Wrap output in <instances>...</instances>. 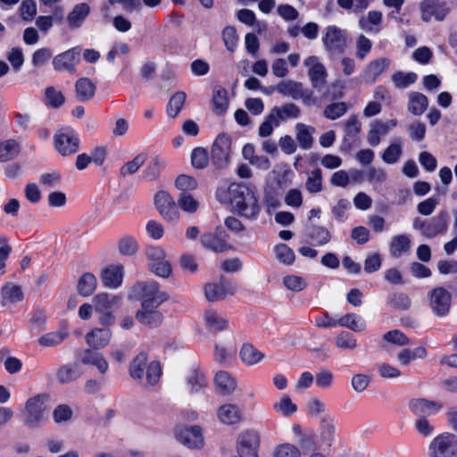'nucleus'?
I'll use <instances>...</instances> for the list:
<instances>
[{"instance_id": "13", "label": "nucleus", "mask_w": 457, "mask_h": 457, "mask_svg": "<svg viewBox=\"0 0 457 457\" xmlns=\"http://www.w3.org/2000/svg\"><path fill=\"white\" fill-rule=\"evenodd\" d=\"M175 436L180 444L188 448H200L204 445L202 429L198 426L178 427Z\"/></svg>"}, {"instance_id": "37", "label": "nucleus", "mask_w": 457, "mask_h": 457, "mask_svg": "<svg viewBox=\"0 0 457 457\" xmlns=\"http://www.w3.org/2000/svg\"><path fill=\"white\" fill-rule=\"evenodd\" d=\"M90 7L86 3L78 4L67 16L69 26L72 29L79 28L87 16L89 14Z\"/></svg>"}, {"instance_id": "55", "label": "nucleus", "mask_w": 457, "mask_h": 457, "mask_svg": "<svg viewBox=\"0 0 457 457\" xmlns=\"http://www.w3.org/2000/svg\"><path fill=\"white\" fill-rule=\"evenodd\" d=\"M418 79V76L415 72H403L396 71L395 72L391 79L397 88H405L409 86L414 84Z\"/></svg>"}, {"instance_id": "18", "label": "nucleus", "mask_w": 457, "mask_h": 457, "mask_svg": "<svg viewBox=\"0 0 457 457\" xmlns=\"http://www.w3.org/2000/svg\"><path fill=\"white\" fill-rule=\"evenodd\" d=\"M408 408L414 414L426 418V416L437 414L443 409V403L438 401L416 398L408 403Z\"/></svg>"}, {"instance_id": "2", "label": "nucleus", "mask_w": 457, "mask_h": 457, "mask_svg": "<svg viewBox=\"0 0 457 457\" xmlns=\"http://www.w3.org/2000/svg\"><path fill=\"white\" fill-rule=\"evenodd\" d=\"M136 289L142 298L141 308L136 312V319L149 328L159 327L163 316L158 307L167 300V295L160 290L156 282H138Z\"/></svg>"}, {"instance_id": "8", "label": "nucleus", "mask_w": 457, "mask_h": 457, "mask_svg": "<svg viewBox=\"0 0 457 457\" xmlns=\"http://www.w3.org/2000/svg\"><path fill=\"white\" fill-rule=\"evenodd\" d=\"M261 436L254 429L243 430L237 439V453L235 457H259Z\"/></svg>"}, {"instance_id": "10", "label": "nucleus", "mask_w": 457, "mask_h": 457, "mask_svg": "<svg viewBox=\"0 0 457 457\" xmlns=\"http://www.w3.org/2000/svg\"><path fill=\"white\" fill-rule=\"evenodd\" d=\"M429 306L433 313L438 317L446 316L452 305V295L442 287L434 288L428 295Z\"/></svg>"}, {"instance_id": "40", "label": "nucleus", "mask_w": 457, "mask_h": 457, "mask_svg": "<svg viewBox=\"0 0 457 457\" xmlns=\"http://www.w3.org/2000/svg\"><path fill=\"white\" fill-rule=\"evenodd\" d=\"M200 242L204 248L215 253H222L228 249L226 240L212 233L204 234Z\"/></svg>"}, {"instance_id": "33", "label": "nucleus", "mask_w": 457, "mask_h": 457, "mask_svg": "<svg viewBox=\"0 0 457 457\" xmlns=\"http://www.w3.org/2000/svg\"><path fill=\"white\" fill-rule=\"evenodd\" d=\"M271 113V119L274 118L280 124L281 121H285L288 119H296L300 115V108L295 104H286L280 107H274L270 112Z\"/></svg>"}, {"instance_id": "16", "label": "nucleus", "mask_w": 457, "mask_h": 457, "mask_svg": "<svg viewBox=\"0 0 457 457\" xmlns=\"http://www.w3.org/2000/svg\"><path fill=\"white\" fill-rule=\"evenodd\" d=\"M336 437V423L332 416H324L319 425L317 447H330Z\"/></svg>"}, {"instance_id": "61", "label": "nucleus", "mask_w": 457, "mask_h": 457, "mask_svg": "<svg viewBox=\"0 0 457 457\" xmlns=\"http://www.w3.org/2000/svg\"><path fill=\"white\" fill-rule=\"evenodd\" d=\"M222 40L226 46V49L231 53H233L237 47L238 42V37L237 34V30L233 26H227L223 29L222 33Z\"/></svg>"}, {"instance_id": "4", "label": "nucleus", "mask_w": 457, "mask_h": 457, "mask_svg": "<svg viewBox=\"0 0 457 457\" xmlns=\"http://www.w3.org/2000/svg\"><path fill=\"white\" fill-rule=\"evenodd\" d=\"M93 305L97 313L101 316L99 323L104 327H110L114 322L112 311L121 304L122 297L118 295L100 293L94 296Z\"/></svg>"}, {"instance_id": "25", "label": "nucleus", "mask_w": 457, "mask_h": 457, "mask_svg": "<svg viewBox=\"0 0 457 457\" xmlns=\"http://www.w3.org/2000/svg\"><path fill=\"white\" fill-rule=\"evenodd\" d=\"M205 327L212 333L221 332L228 327L227 318L214 309H207L204 312Z\"/></svg>"}, {"instance_id": "30", "label": "nucleus", "mask_w": 457, "mask_h": 457, "mask_svg": "<svg viewBox=\"0 0 457 457\" xmlns=\"http://www.w3.org/2000/svg\"><path fill=\"white\" fill-rule=\"evenodd\" d=\"M214 385L218 393L222 395H230L237 388V381L235 378L224 370L216 373Z\"/></svg>"}, {"instance_id": "52", "label": "nucleus", "mask_w": 457, "mask_h": 457, "mask_svg": "<svg viewBox=\"0 0 457 457\" xmlns=\"http://www.w3.org/2000/svg\"><path fill=\"white\" fill-rule=\"evenodd\" d=\"M187 384L192 393H198L206 387L207 381L202 372L192 370L187 377Z\"/></svg>"}, {"instance_id": "5", "label": "nucleus", "mask_w": 457, "mask_h": 457, "mask_svg": "<svg viewBox=\"0 0 457 457\" xmlns=\"http://www.w3.org/2000/svg\"><path fill=\"white\" fill-rule=\"evenodd\" d=\"M428 457H457V436L444 432L435 436L428 445Z\"/></svg>"}, {"instance_id": "9", "label": "nucleus", "mask_w": 457, "mask_h": 457, "mask_svg": "<svg viewBox=\"0 0 457 457\" xmlns=\"http://www.w3.org/2000/svg\"><path fill=\"white\" fill-rule=\"evenodd\" d=\"M56 151L62 156L71 155L79 150V138L78 134L71 128H65L54 137Z\"/></svg>"}, {"instance_id": "43", "label": "nucleus", "mask_w": 457, "mask_h": 457, "mask_svg": "<svg viewBox=\"0 0 457 457\" xmlns=\"http://www.w3.org/2000/svg\"><path fill=\"white\" fill-rule=\"evenodd\" d=\"M97 287V279L92 273L83 274L78 281L77 289L82 296L91 295Z\"/></svg>"}, {"instance_id": "42", "label": "nucleus", "mask_w": 457, "mask_h": 457, "mask_svg": "<svg viewBox=\"0 0 457 457\" xmlns=\"http://www.w3.org/2000/svg\"><path fill=\"white\" fill-rule=\"evenodd\" d=\"M273 410L283 417L288 418L294 415L298 409L289 395H283L273 403Z\"/></svg>"}, {"instance_id": "62", "label": "nucleus", "mask_w": 457, "mask_h": 457, "mask_svg": "<svg viewBox=\"0 0 457 457\" xmlns=\"http://www.w3.org/2000/svg\"><path fill=\"white\" fill-rule=\"evenodd\" d=\"M237 18L238 21L245 25L253 26L256 24L258 27V31L261 32L262 29H266V25L263 22H256L255 13L249 9H241L237 13Z\"/></svg>"}, {"instance_id": "22", "label": "nucleus", "mask_w": 457, "mask_h": 457, "mask_svg": "<svg viewBox=\"0 0 457 457\" xmlns=\"http://www.w3.org/2000/svg\"><path fill=\"white\" fill-rule=\"evenodd\" d=\"M411 238L407 234H398L390 239L388 253L393 258H401L408 255L411 250Z\"/></svg>"}, {"instance_id": "23", "label": "nucleus", "mask_w": 457, "mask_h": 457, "mask_svg": "<svg viewBox=\"0 0 457 457\" xmlns=\"http://www.w3.org/2000/svg\"><path fill=\"white\" fill-rule=\"evenodd\" d=\"M112 337V330L105 328H96L87 333L85 339L88 346L93 349H102L107 346Z\"/></svg>"}, {"instance_id": "14", "label": "nucleus", "mask_w": 457, "mask_h": 457, "mask_svg": "<svg viewBox=\"0 0 457 457\" xmlns=\"http://www.w3.org/2000/svg\"><path fill=\"white\" fill-rule=\"evenodd\" d=\"M420 11L422 20L428 22L433 17L437 21H443L449 13L450 8L447 3L442 0H423Z\"/></svg>"}, {"instance_id": "64", "label": "nucleus", "mask_w": 457, "mask_h": 457, "mask_svg": "<svg viewBox=\"0 0 457 457\" xmlns=\"http://www.w3.org/2000/svg\"><path fill=\"white\" fill-rule=\"evenodd\" d=\"M334 382L333 373L327 370L321 369L315 375V384L320 389L330 388Z\"/></svg>"}, {"instance_id": "51", "label": "nucleus", "mask_w": 457, "mask_h": 457, "mask_svg": "<svg viewBox=\"0 0 457 457\" xmlns=\"http://www.w3.org/2000/svg\"><path fill=\"white\" fill-rule=\"evenodd\" d=\"M19 154V144L14 139H8L0 144V162H5Z\"/></svg>"}, {"instance_id": "48", "label": "nucleus", "mask_w": 457, "mask_h": 457, "mask_svg": "<svg viewBox=\"0 0 457 457\" xmlns=\"http://www.w3.org/2000/svg\"><path fill=\"white\" fill-rule=\"evenodd\" d=\"M147 363V355L145 353H138L129 366V374L132 378L141 380L144 377Z\"/></svg>"}, {"instance_id": "56", "label": "nucleus", "mask_w": 457, "mask_h": 457, "mask_svg": "<svg viewBox=\"0 0 457 457\" xmlns=\"http://www.w3.org/2000/svg\"><path fill=\"white\" fill-rule=\"evenodd\" d=\"M2 295L4 301L11 303H17L23 299L21 287L13 284H6L2 289Z\"/></svg>"}, {"instance_id": "59", "label": "nucleus", "mask_w": 457, "mask_h": 457, "mask_svg": "<svg viewBox=\"0 0 457 457\" xmlns=\"http://www.w3.org/2000/svg\"><path fill=\"white\" fill-rule=\"evenodd\" d=\"M335 343L341 350H354L358 346L356 338L346 331H341L336 337Z\"/></svg>"}, {"instance_id": "36", "label": "nucleus", "mask_w": 457, "mask_h": 457, "mask_svg": "<svg viewBox=\"0 0 457 457\" xmlns=\"http://www.w3.org/2000/svg\"><path fill=\"white\" fill-rule=\"evenodd\" d=\"M428 106V97L420 92H411L408 95V110L413 115H421Z\"/></svg>"}, {"instance_id": "49", "label": "nucleus", "mask_w": 457, "mask_h": 457, "mask_svg": "<svg viewBox=\"0 0 457 457\" xmlns=\"http://www.w3.org/2000/svg\"><path fill=\"white\" fill-rule=\"evenodd\" d=\"M384 344L381 345L386 348V344L395 346H404L410 344L409 338L399 329L390 330L383 335Z\"/></svg>"}, {"instance_id": "3", "label": "nucleus", "mask_w": 457, "mask_h": 457, "mask_svg": "<svg viewBox=\"0 0 457 457\" xmlns=\"http://www.w3.org/2000/svg\"><path fill=\"white\" fill-rule=\"evenodd\" d=\"M49 399V395L38 394L26 401L22 416L23 422L27 427L35 428L45 422Z\"/></svg>"}, {"instance_id": "31", "label": "nucleus", "mask_w": 457, "mask_h": 457, "mask_svg": "<svg viewBox=\"0 0 457 457\" xmlns=\"http://www.w3.org/2000/svg\"><path fill=\"white\" fill-rule=\"evenodd\" d=\"M96 90V85L87 78H81L75 83L76 97L81 103L93 99Z\"/></svg>"}, {"instance_id": "19", "label": "nucleus", "mask_w": 457, "mask_h": 457, "mask_svg": "<svg viewBox=\"0 0 457 457\" xmlns=\"http://www.w3.org/2000/svg\"><path fill=\"white\" fill-rule=\"evenodd\" d=\"M236 287L230 282L221 279L219 283H208L204 286V295L208 301L217 302L228 295H234Z\"/></svg>"}, {"instance_id": "28", "label": "nucleus", "mask_w": 457, "mask_h": 457, "mask_svg": "<svg viewBox=\"0 0 457 457\" xmlns=\"http://www.w3.org/2000/svg\"><path fill=\"white\" fill-rule=\"evenodd\" d=\"M448 214L441 212L434 218L428 220L425 237L433 238L439 234H444L448 228Z\"/></svg>"}, {"instance_id": "12", "label": "nucleus", "mask_w": 457, "mask_h": 457, "mask_svg": "<svg viewBox=\"0 0 457 457\" xmlns=\"http://www.w3.org/2000/svg\"><path fill=\"white\" fill-rule=\"evenodd\" d=\"M304 65L308 68V76L312 87L321 91L327 84L328 72L325 66L317 56L306 58Z\"/></svg>"}, {"instance_id": "41", "label": "nucleus", "mask_w": 457, "mask_h": 457, "mask_svg": "<svg viewBox=\"0 0 457 457\" xmlns=\"http://www.w3.org/2000/svg\"><path fill=\"white\" fill-rule=\"evenodd\" d=\"M338 326L347 328L354 332H361L366 328V321L356 313H348L338 320Z\"/></svg>"}, {"instance_id": "46", "label": "nucleus", "mask_w": 457, "mask_h": 457, "mask_svg": "<svg viewBox=\"0 0 457 457\" xmlns=\"http://www.w3.org/2000/svg\"><path fill=\"white\" fill-rule=\"evenodd\" d=\"M240 358L245 364L254 365L264 358V354L252 345L245 344L240 350Z\"/></svg>"}, {"instance_id": "35", "label": "nucleus", "mask_w": 457, "mask_h": 457, "mask_svg": "<svg viewBox=\"0 0 457 457\" xmlns=\"http://www.w3.org/2000/svg\"><path fill=\"white\" fill-rule=\"evenodd\" d=\"M382 12L379 11H370L366 17L359 20V26L364 31L369 33H378L380 31L379 25L382 22Z\"/></svg>"}, {"instance_id": "58", "label": "nucleus", "mask_w": 457, "mask_h": 457, "mask_svg": "<svg viewBox=\"0 0 457 457\" xmlns=\"http://www.w3.org/2000/svg\"><path fill=\"white\" fill-rule=\"evenodd\" d=\"M274 457H302L301 450L298 446L283 443L277 445L273 451Z\"/></svg>"}, {"instance_id": "54", "label": "nucleus", "mask_w": 457, "mask_h": 457, "mask_svg": "<svg viewBox=\"0 0 457 457\" xmlns=\"http://www.w3.org/2000/svg\"><path fill=\"white\" fill-rule=\"evenodd\" d=\"M68 336L66 331H53L41 336L38 344L43 347H54L59 345Z\"/></svg>"}, {"instance_id": "50", "label": "nucleus", "mask_w": 457, "mask_h": 457, "mask_svg": "<svg viewBox=\"0 0 457 457\" xmlns=\"http://www.w3.org/2000/svg\"><path fill=\"white\" fill-rule=\"evenodd\" d=\"M179 207L185 212L194 214L199 208V202L189 193H180L177 200Z\"/></svg>"}, {"instance_id": "17", "label": "nucleus", "mask_w": 457, "mask_h": 457, "mask_svg": "<svg viewBox=\"0 0 457 457\" xmlns=\"http://www.w3.org/2000/svg\"><path fill=\"white\" fill-rule=\"evenodd\" d=\"M79 60L80 50L75 47L56 55L53 65L55 71L73 72Z\"/></svg>"}, {"instance_id": "27", "label": "nucleus", "mask_w": 457, "mask_h": 457, "mask_svg": "<svg viewBox=\"0 0 457 457\" xmlns=\"http://www.w3.org/2000/svg\"><path fill=\"white\" fill-rule=\"evenodd\" d=\"M80 361L96 367L101 374H105L109 370V363L104 354L93 349L84 350L80 354Z\"/></svg>"}, {"instance_id": "44", "label": "nucleus", "mask_w": 457, "mask_h": 457, "mask_svg": "<svg viewBox=\"0 0 457 457\" xmlns=\"http://www.w3.org/2000/svg\"><path fill=\"white\" fill-rule=\"evenodd\" d=\"M229 100L228 98L227 90L223 87H217L212 95L213 111L216 114H224L228 107Z\"/></svg>"}, {"instance_id": "39", "label": "nucleus", "mask_w": 457, "mask_h": 457, "mask_svg": "<svg viewBox=\"0 0 457 457\" xmlns=\"http://www.w3.org/2000/svg\"><path fill=\"white\" fill-rule=\"evenodd\" d=\"M81 375L82 372L77 364L62 365L56 370V378L61 384L71 383Z\"/></svg>"}, {"instance_id": "24", "label": "nucleus", "mask_w": 457, "mask_h": 457, "mask_svg": "<svg viewBox=\"0 0 457 457\" xmlns=\"http://www.w3.org/2000/svg\"><path fill=\"white\" fill-rule=\"evenodd\" d=\"M292 432L295 442L302 449L305 450L317 447L316 435L313 430L310 428H303L299 424H293Z\"/></svg>"}, {"instance_id": "29", "label": "nucleus", "mask_w": 457, "mask_h": 457, "mask_svg": "<svg viewBox=\"0 0 457 457\" xmlns=\"http://www.w3.org/2000/svg\"><path fill=\"white\" fill-rule=\"evenodd\" d=\"M389 65L390 60L385 57L371 61L364 71L365 81L370 84L374 83Z\"/></svg>"}, {"instance_id": "15", "label": "nucleus", "mask_w": 457, "mask_h": 457, "mask_svg": "<svg viewBox=\"0 0 457 457\" xmlns=\"http://www.w3.org/2000/svg\"><path fill=\"white\" fill-rule=\"evenodd\" d=\"M322 41L326 50L333 53H342L346 45L344 31L336 26H328L325 29Z\"/></svg>"}, {"instance_id": "11", "label": "nucleus", "mask_w": 457, "mask_h": 457, "mask_svg": "<svg viewBox=\"0 0 457 457\" xmlns=\"http://www.w3.org/2000/svg\"><path fill=\"white\" fill-rule=\"evenodd\" d=\"M231 137L227 134H220L212 144V159L217 167H224L229 162L231 154Z\"/></svg>"}, {"instance_id": "26", "label": "nucleus", "mask_w": 457, "mask_h": 457, "mask_svg": "<svg viewBox=\"0 0 457 457\" xmlns=\"http://www.w3.org/2000/svg\"><path fill=\"white\" fill-rule=\"evenodd\" d=\"M124 266L122 264H112L104 269L102 272V282L109 288L119 287L123 279Z\"/></svg>"}, {"instance_id": "63", "label": "nucleus", "mask_w": 457, "mask_h": 457, "mask_svg": "<svg viewBox=\"0 0 457 457\" xmlns=\"http://www.w3.org/2000/svg\"><path fill=\"white\" fill-rule=\"evenodd\" d=\"M175 187L181 191V193H187L197 187V182L195 178L189 175L181 174L177 177L175 180Z\"/></svg>"}, {"instance_id": "38", "label": "nucleus", "mask_w": 457, "mask_h": 457, "mask_svg": "<svg viewBox=\"0 0 457 457\" xmlns=\"http://www.w3.org/2000/svg\"><path fill=\"white\" fill-rule=\"evenodd\" d=\"M276 90L286 96L299 99L303 96V84L294 80H283L277 85Z\"/></svg>"}, {"instance_id": "32", "label": "nucleus", "mask_w": 457, "mask_h": 457, "mask_svg": "<svg viewBox=\"0 0 457 457\" xmlns=\"http://www.w3.org/2000/svg\"><path fill=\"white\" fill-rule=\"evenodd\" d=\"M117 250L119 253L126 257H133L139 251V245L137 239L131 235H124L117 241Z\"/></svg>"}, {"instance_id": "1", "label": "nucleus", "mask_w": 457, "mask_h": 457, "mask_svg": "<svg viewBox=\"0 0 457 457\" xmlns=\"http://www.w3.org/2000/svg\"><path fill=\"white\" fill-rule=\"evenodd\" d=\"M216 198L221 204H231L236 212L248 219L255 218L260 211L254 192L242 184H220Z\"/></svg>"}, {"instance_id": "7", "label": "nucleus", "mask_w": 457, "mask_h": 457, "mask_svg": "<svg viewBox=\"0 0 457 457\" xmlns=\"http://www.w3.org/2000/svg\"><path fill=\"white\" fill-rule=\"evenodd\" d=\"M154 204L159 214L167 222L177 223L180 220V212L176 202L167 191H158L154 195Z\"/></svg>"}, {"instance_id": "47", "label": "nucleus", "mask_w": 457, "mask_h": 457, "mask_svg": "<svg viewBox=\"0 0 457 457\" xmlns=\"http://www.w3.org/2000/svg\"><path fill=\"white\" fill-rule=\"evenodd\" d=\"M65 102V97L62 91L54 87H47L44 93V103L46 106L57 109Z\"/></svg>"}, {"instance_id": "6", "label": "nucleus", "mask_w": 457, "mask_h": 457, "mask_svg": "<svg viewBox=\"0 0 457 457\" xmlns=\"http://www.w3.org/2000/svg\"><path fill=\"white\" fill-rule=\"evenodd\" d=\"M145 256L148 261L149 269L155 275L165 278L171 275V264L167 259L166 252L163 248L157 245L149 246L145 250Z\"/></svg>"}, {"instance_id": "20", "label": "nucleus", "mask_w": 457, "mask_h": 457, "mask_svg": "<svg viewBox=\"0 0 457 457\" xmlns=\"http://www.w3.org/2000/svg\"><path fill=\"white\" fill-rule=\"evenodd\" d=\"M217 418L224 425H236L244 420V412L237 404L227 403L217 409Z\"/></svg>"}, {"instance_id": "53", "label": "nucleus", "mask_w": 457, "mask_h": 457, "mask_svg": "<svg viewBox=\"0 0 457 457\" xmlns=\"http://www.w3.org/2000/svg\"><path fill=\"white\" fill-rule=\"evenodd\" d=\"M186 98L187 95L182 91L172 95L167 106V114L171 118L177 117L184 106Z\"/></svg>"}, {"instance_id": "60", "label": "nucleus", "mask_w": 457, "mask_h": 457, "mask_svg": "<svg viewBox=\"0 0 457 457\" xmlns=\"http://www.w3.org/2000/svg\"><path fill=\"white\" fill-rule=\"evenodd\" d=\"M191 163L195 169L203 170L209 163V154L204 147H195L191 154Z\"/></svg>"}, {"instance_id": "21", "label": "nucleus", "mask_w": 457, "mask_h": 457, "mask_svg": "<svg viewBox=\"0 0 457 457\" xmlns=\"http://www.w3.org/2000/svg\"><path fill=\"white\" fill-rule=\"evenodd\" d=\"M398 124L397 120L391 119L386 121L376 120L371 124L368 132L367 140L371 146H377L380 144V137L386 136L391 129Z\"/></svg>"}, {"instance_id": "34", "label": "nucleus", "mask_w": 457, "mask_h": 457, "mask_svg": "<svg viewBox=\"0 0 457 457\" xmlns=\"http://www.w3.org/2000/svg\"><path fill=\"white\" fill-rule=\"evenodd\" d=\"M296 130V140L302 149L308 150L313 145V134L315 129L312 126H308L304 123H297L295 125Z\"/></svg>"}, {"instance_id": "57", "label": "nucleus", "mask_w": 457, "mask_h": 457, "mask_svg": "<svg viewBox=\"0 0 457 457\" xmlns=\"http://www.w3.org/2000/svg\"><path fill=\"white\" fill-rule=\"evenodd\" d=\"M146 155L145 154H139L136 155L131 161L126 162L120 170L121 177H127L136 173L140 167L145 163Z\"/></svg>"}, {"instance_id": "45", "label": "nucleus", "mask_w": 457, "mask_h": 457, "mask_svg": "<svg viewBox=\"0 0 457 457\" xmlns=\"http://www.w3.org/2000/svg\"><path fill=\"white\" fill-rule=\"evenodd\" d=\"M308 236L311 243L320 246L328 244L331 239V234L328 228L321 226H312L308 228Z\"/></svg>"}]
</instances>
